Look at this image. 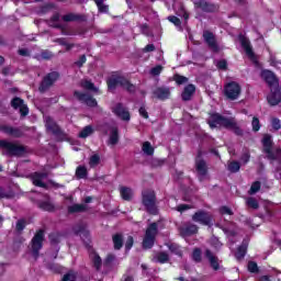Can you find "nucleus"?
<instances>
[{"label":"nucleus","instance_id":"nucleus-12","mask_svg":"<svg viewBox=\"0 0 281 281\" xmlns=\"http://www.w3.org/2000/svg\"><path fill=\"white\" fill-rule=\"evenodd\" d=\"M243 88L236 81H231L224 87V95L227 100H238L240 98V93Z\"/></svg>","mask_w":281,"mask_h":281},{"label":"nucleus","instance_id":"nucleus-29","mask_svg":"<svg viewBox=\"0 0 281 281\" xmlns=\"http://www.w3.org/2000/svg\"><path fill=\"white\" fill-rule=\"evenodd\" d=\"M280 102H281V89L274 88L271 90V93L268 97V103L270 104V106H278Z\"/></svg>","mask_w":281,"mask_h":281},{"label":"nucleus","instance_id":"nucleus-39","mask_svg":"<svg viewBox=\"0 0 281 281\" xmlns=\"http://www.w3.org/2000/svg\"><path fill=\"white\" fill-rule=\"evenodd\" d=\"M92 265L95 269V271H100L102 269V257L98 255V252H94L92 257Z\"/></svg>","mask_w":281,"mask_h":281},{"label":"nucleus","instance_id":"nucleus-20","mask_svg":"<svg viewBox=\"0 0 281 281\" xmlns=\"http://www.w3.org/2000/svg\"><path fill=\"white\" fill-rule=\"evenodd\" d=\"M65 23H85L87 15L80 13H67L61 16Z\"/></svg>","mask_w":281,"mask_h":281},{"label":"nucleus","instance_id":"nucleus-25","mask_svg":"<svg viewBox=\"0 0 281 281\" xmlns=\"http://www.w3.org/2000/svg\"><path fill=\"white\" fill-rule=\"evenodd\" d=\"M204 256L209 260L210 266L213 269V271H218V269H221V263H218V257H216L215 254L212 252V250L206 249L204 251Z\"/></svg>","mask_w":281,"mask_h":281},{"label":"nucleus","instance_id":"nucleus-35","mask_svg":"<svg viewBox=\"0 0 281 281\" xmlns=\"http://www.w3.org/2000/svg\"><path fill=\"white\" fill-rule=\"evenodd\" d=\"M68 214H80L87 212V205L85 204H72L67 207Z\"/></svg>","mask_w":281,"mask_h":281},{"label":"nucleus","instance_id":"nucleus-53","mask_svg":"<svg viewBox=\"0 0 281 281\" xmlns=\"http://www.w3.org/2000/svg\"><path fill=\"white\" fill-rule=\"evenodd\" d=\"M251 126H252L254 133H258V131H260L261 125H260V119H258V116L252 117Z\"/></svg>","mask_w":281,"mask_h":281},{"label":"nucleus","instance_id":"nucleus-16","mask_svg":"<svg viewBox=\"0 0 281 281\" xmlns=\"http://www.w3.org/2000/svg\"><path fill=\"white\" fill-rule=\"evenodd\" d=\"M74 97L77 98L79 102H83V104H87V106H90L91 109H95V106H98V100L85 92L75 90Z\"/></svg>","mask_w":281,"mask_h":281},{"label":"nucleus","instance_id":"nucleus-19","mask_svg":"<svg viewBox=\"0 0 281 281\" xmlns=\"http://www.w3.org/2000/svg\"><path fill=\"white\" fill-rule=\"evenodd\" d=\"M201 151L198 153V156L195 158V170L198 175L203 178L207 175V162L203 158H201Z\"/></svg>","mask_w":281,"mask_h":281},{"label":"nucleus","instance_id":"nucleus-15","mask_svg":"<svg viewBox=\"0 0 281 281\" xmlns=\"http://www.w3.org/2000/svg\"><path fill=\"white\" fill-rule=\"evenodd\" d=\"M11 106L14 111H20L21 117H27L30 115V108L25 104V101L19 97H15L11 100Z\"/></svg>","mask_w":281,"mask_h":281},{"label":"nucleus","instance_id":"nucleus-3","mask_svg":"<svg viewBox=\"0 0 281 281\" xmlns=\"http://www.w3.org/2000/svg\"><path fill=\"white\" fill-rule=\"evenodd\" d=\"M142 204L146 212L151 216H157V214H159V209L157 207V194L154 190L147 189L142 192Z\"/></svg>","mask_w":281,"mask_h":281},{"label":"nucleus","instance_id":"nucleus-47","mask_svg":"<svg viewBox=\"0 0 281 281\" xmlns=\"http://www.w3.org/2000/svg\"><path fill=\"white\" fill-rule=\"evenodd\" d=\"M210 245H211V247H214V249L216 251H218V249H221V247H223V244L221 243V240L216 236L211 237Z\"/></svg>","mask_w":281,"mask_h":281},{"label":"nucleus","instance_id":"nucleus-30","mask_svg":"<svg viewBox=\"0 0 281 281\" xmlns=\"http://www.w3.org/2000/svg\"><path fill=\"white\" fill-rule=\"evenodd\" d=\"M108 131H110V138L109 142L112 146H115L120 142V130L117 126H111V125H105Z\"/></svg>","mask_w":281,"mask_h":281},{"label":"nucleus","instance_id":"nucleus-26","mask_svg":"<svg viewBox=\"0 0 281 281\" xmlns=\"http://www.w3.org/2000/svg\"><path fill=\"white\" fill-rule=\"evenodd\" d=\"M43 179H47V173L45 172H34L32 175V182L36 188H44L47 190V183L43 182Z\"/></svg>","mask_w":281,"mask_h":281},{"label":"nucleus","instance_id":"nucleus-1","mask_svg":"<svg viewBox=\"0 0 281 281\" xmlns=\"http://www.w3.org/2000/svg\"><path fill=\"white\" fill-rule=\"evenodd\" d=\"M207 124L210 128H217V126H221L222 128H226V131H233L237 137H243L244 135L243 128L238 126V122H236L235 117H226L222 114L213 113Z\"/></svg>","mask_w":281,"mask_h":281},{"label":"nucleus","instance_id":"nucleus-41","mask_svg":"<svg viewBox=\"0 0 281 281\" xmlns=\"http://www.w3.org/2000/svg\"><path fill=\"white\" fill-rule=\"evenodd\" d=\"M227 170L233 173L239 172L240 162L238 160H232L231 162H228Z\"/></svg>","mask_w":281,"mask_h":281},{"label":"nucleus","instance_id":"nucleus-37","mask_svg":"<svg viewBox=\"0 0 281 281\" xmlns=\"http://www.w3.org/2000/svg\"><path fill=\"white\" fill-rule=\"evenodd\" d=\"M88 175H89V171L87 170V167H85V166L77 167V169H76L77 179H87Z\"/></svg>","mask_w":281,"mask_h":281},{"label":"nucleus","instance_id":"nucleus-28","mask_svg":"<svg viewBox=\"0 0 281 281\" xmlns=\"http://www.w3.org/2000/svg\"><path fill=\"white\" fill-rule=\"evenodd\" d=\"M196 93V86L189 83L184 87L182 93H181V99L183 102H190L192 100V95Z\"/></svg>","mask_w":281,"mask_h":281},{"label":"nucleus","instance_id":"nucleus-24","mask_svg":"<svg viewBox=\"0 0 281 281\" xmlns=\"http://www.w3.org/2000/svg\"><path fill=\"white\" fill-rule=\"evenodd\" d=\"M72 232L75 236H80L81 240H89L91 236L85 224L76 225L75 227H72Z\"/></svg>","mask_w":281,"mask_h":281},{"label":"nucleus","instance_id":"nucleus-23","mask_svg":"<svg viewBox=\"0 0 281 281\" xmlns=\"http://www.w3.org/2000/svg\"><path fill=\"white\" fill-rule=\"evenodd\" d=\"M48 128L49 131H52L53 135L57 137V142H65V139H67V134L63 132V130L60 128V126H58V124L54 122L48 123Z\"/></svg>","mask_w":281,"mask_h":281},{"label":"nucleus","instance_id":"nucleus-40","mask_svg":"<svg viewBox=\"0 0 281 281\" xmlns=\"http://www.w3.org/2000/svg\"><path fill=\"white\" fill-rule=\"evenodd\" d=\"M142 150L143 153H145V155H148L149 157L155 155V148L153 147L150 142L143 143Z\"/></svg>","mask_w":281,"mask_h":281},{"label":"nucleus","instance_id":"nucleus-5","mask_svg":"<svg viewBox=\"0 0 281 281\" xmlns=\"http://www.w3.org/2000/svg\"><path fill=\"white\" fill-rule=\"evenodd\" d=\"M1 148L7 150V155H9V157H25V155L30 153V150H27V146L3 139L1 140Z\"/></svg>","mask_w":281,"mask_h":281},{"label":"nucleus","instance_id":"nucleus-6","mask_svg":"<svg viewBox=\"0 0 281 281\" xmlns=\"http://www.w3.org/2000/svg\"><path fill=\"white\" fill-rule=\"evenodd\" d=\"M159 234V224L157 222L150 223L146 231L143 239V249H153L155 247V240Z\"/></svg>","mask_w":281,"mask_h":281},{"label":"nucleus","instance_id":"nucleus-21","mask_svg":"<svg viewBox=\"0 0 281 281\" xmlns=\"http://www.w3.org/2000/svg\"><path fill=\"white\" fill-rule=\"evenodd\" d=\"M260 76L268 87H273L276 82H278V77H276V72L269 69L261 70Z\"/></svg>","mask_w":281,"mask_h":281},{"label":"nucleus","instance_id":"nucleus-18","mask_svg":"<svg viewBox=\"0 0 281 281\" xmlns=\"http://www.w3.org/2000/svg\"><path fill=\"white\" fill-rule=\"evenodd\" d=\"M179 234L182 238L194 236V234H199V226H196V224L186 223L183 226L179 227Z\"/></svg>","mask_w":281,"mask_h":281},{"label":"nucleus","instance_id":"nucleus-27","mask_svg":"<svg viewBox=\"0 0 281 281\" xmlns=\"http://www.w3.org/2000/svg\"><path fill=\"white\" fill-rule=\"evenodd\" d=\"M36 205L43 212H56V206L52 203L49 196H47V200H37Z\"/></svg>","mask_w":281,"mask_h":281},{"label":"nucleus","instance_id":"nucleus-11","mask_svg":"<svg viewBox=\"0 0 281 281\" xmlns=\"http://www.w3.org/2000/svg\"><path fill=\"white\" fill-rule=\"evenodd\" d=\"M193 5L195 10H201L202 12H205L206 14H214L221 10V5L214 2H209L206 0H194Z\"/></svg>","mask_w":281,"mask_h":281},{"label":"nucleus","instance_id":"nucleus-48","mask_svg":"<svg viewBox=\"0 0 281 281\" xmlns=\"http://www.w3.org/2000/svg\"><path fill=\"white\" fill-rule=\"evenodd\" d=\"M173 80L176 83L181 86V85H186V82H188V77L176 74V75H173Z\"/></svg>","mask_w":281,"mask_h":281},{"label":"nucleus","instance_id":"nucleus-38","mask_svg":"<svg viewBox=\"0 0 281 281\" xmlns=\"http://www.w3.org/2000/svg\"><path fill=\"white\" fill-rule=\"evenodd\" d=\"M60 238H63V234H60L59 232L50 233L48 235V239H49L50 245L60 244Z\"/></svg>","mask_w":281,"mask_h":281},{"label":"nucleus","instance_id":"nucleus-44","mask_svg":"<svg viewBox=\"0 0 281 281\" xmlns=\"http://www.w3.org/2000/svg\"><path fill=\"white\" fill-rule=\"evenodd\" d=\"M239 160L244 166H247V164L251 160V153H249V149H245L241 153Z\"/></svg>","mask_w":281,"mask_h":281},{"label":"nucleus","instance_id":"nucleus-49","mask_svg":"<svg viewBox=\"0 0 281 281\" xmlns=\"http://www.w3.org/2000/svg\"><path fill=\"white\" fill-rule=\"evenodd\" d=\"M246 203L248 207H251L252 210H258V207H260V204L258 203V200H256V198H248Z\"/></svg>","mask_w":281,"mask_h":281},{"label":"nucleus","instance_id":"nucleus-10","mask_svg":"<svg viewBox=\"0 0 281 281\" xmlns=\"http://www.w3.org/2000/svg\"><path fill=\"white\" fill-rule=\"evenodd\" d=\"M238 41L245 50L246 56L254 63V65H258V56L254 52V47H251V42H249V38H247L245 35L239 34Z\"/></svg>","mask_w":281,"mask_h":281},{"label":"nucleus","instance_id":"nucleus-43","mask_svg":"<svg viewBox=\"0 0 281 281\" xmlns=\"http://www.w3.org/2000/svg\"><path fill=\"white\" fill-rule=\"evenodd\" d=\"M92 133H93V127L91 125H88L80 131L79 137L81 139H87V137H89V135H92Z\"/></svg>","mask_w":281,"mask_h":281},{"label":"nucleus","instance_id":"nucleus-45","mask_svg":"<svg viewBox=\"0 0 281 281\" xmlns=\"http://www.w3.org/2000/svg\"><path fill=\"white\" fill-rule=\"evenodd\" d=\"M25 227H27V221L25 218L18 220V222L15 224L16 232L19 234H21V232H23V229H25Z\"/></svg>","mask_w":281,"mask_h":281},{"label":"nucleus","instance_id":"nucleus-34","mask_svg":"<svg viewBox=\"0 0 281 281\" xmlns=\"http://www.w3.org/2000/svg\"><path fill=\"white\" fill-rule=\"evenodd\" d=\"M120 194L123 201H133V189L128 187H121Z\"/></svg>","mask_w":281,"mask_h":281},{"label":"nucleus","instance_id":"nucleus-17","mask_svg":"<svg viewBox=\"0 0 281 281\" xmlns=\"http://www.w3.org/2000/svg\"><path fill=\"white\" fill-rule=\"evenodd\" d=\"M1 131L9 137H14L15 139H19L25 135V132L23 131V127H13L10 125H1Z\"/></svg>","mask_w":281,"mask_h":281},{"label":"nucleus","instance_id":"nucleus-57","mask_svg":"<svg viewBox=\"0 0 281 281\" xmlns=\"http://www.w3.org/2000/svg\"><path fill=\"white\" fill-rule=\"evenodd\" d=\"M271 126H272L273 131H280V128H281V121H280V119L272 117L271 119Z\"/></svg>","mask_w":281,"mask_h":281},{"label":"nucleus","instance_id":"nucleus-4","mask_svg":"<svg viewBox=\"0 0 281 281\" xmlns=\"http://www.w3.org/2000/svg\"><path fill=\"white\" fill-rule=\"evenodd\" d=\"M261 144L263 146V153L267 155L269 161H278V159H281V148H277L273 151V138L270 134L263 135Z\"/></svg>","mask_w":281,"mask_h":281},{"label":"nucleus","instance_id":"nucleus-14","mask_svg":"<svg viewBox=\"0 0 281 281\" xmlns=\"http://www.w3.org/2000/svg\"><path fill=\"white\" fill-rule=\"evenodd\" d=\"M112 113L119 117V120H122V122H131V112L122 102L116 103L112 108Z\"/></svg>","mask_w":281,"mask_h":281},{"label":"nucleus","instance_id":"nucleus-9","mask_svg":"<svg viewBox=\"0 0 281 281\" xmlns=\"http://www.w3.org/2000/svg\"><path fill=\"white\" fill-rule=\"evenodd\" d=\"M193 223H200L206 227H212L214 225V217L210 212L205 210H199L192 215Z\"/></svg>","mask_w":281,"mask_h":281},{"label":"nucleus","instance_id":"nucleus-36","mask_svg":"<svg viewBox=\"0 0 281 281\" xmlns=\"http://www.w3.org/2000/svg\"><path fill=\"white\" fill-rule=\"evenodd\" d=\"M166 246L171 254H175V256H178L179 258H183V250H181V246L175 243L166 244Z\"/></svg>","mask_w":281,"mask_h":281},{"label":"nucleus","instance_id":"nucleus-42","mask_svg":"<svg viewBox=\"0 0 281 281\" xmlns=\"http://www.w3.org/2000/svg\"><path fill=\"white\" fill-rule=\"evenodd\" d=\"M192 260L196 263L203 261V252L201 251V248H194L192 251Z\"/></svg>","mask_w":281,"mask_h":281},{"label":"nucleus","instance_id":"nucleus-13","mask_svg":"<svg viewBox=\"0 0 281 281\" xmlns=\"http://www.w3.org/2000/svg\"><path fill=\"white\" fill-rule=\"evenodd\" d=\"M204 38V43L207 45L209 49L213 52V54H218L221 52V47L218 46V42L216 41V35H214L211 31H203L202 34Z\"/></svg>","mask_w":281,"mask_h":281},{"label":"nucleus","instance_id":"nucleus-8","mask_svg":"<svg viewBox=\"0 0 281 281\" xmlns=\"http://www.w3.org/2000/svg\"><path fill=\"white\" fill-rule=\"evenodd\" d=\"M60 79V72L58 71H52L48 72L46 76L43 77L42 81L40 82L38 91L40 93H46V91H49L56 82Z\"/></svg>","mask_w":281,"mask_h":281},{"label":"nucleus","instance_id":"nucleus-32","mask_svg":"<svg viewBox=\"0 0 281 281\" xmlns=\"http://www.w3.org/2000/svg\"><path fill=\"white\" fill-rule=\"evenodd\" d=\"M247 241H243L240 246H238L237 251L235 252L236 260H243L245 256H247Z\"/></svg>","mask_w":281,"mask_h":281},{"label":"nucleus","instance_id":"nucleus-2","mask_svg":"<svg viewBox=\"0 0 281 281\" xmlns=\"http://www.w3.org/2000/svg\"><path fill=\"white\" fill-rule=\"evenodd\" d=\"M108 91H115L117 87H121V89H125V91H128V93H135V85L131 82L126 77L113 72L108 79Z\"/></svg>","mask_w":281,"mask_h":281},{"label":"nucleus","instance_id":"nucleus-59","mask_svg":"<svg viewBox=\"0 0 281 281\" xmlns=\"http://www.w3.org/2000/svg\"><path fill=\"white\" fill-rule=\"evenodd\" d=\"M168 21L170 23H173V25H176V27H181V19H179L178 16L176 15H169L168 16Z\"/></svg>","mask_w":281,"mask_h":281},{"label":"nucleus","instance_id":"nucleus-31","mask_svg":"<svg viewBox=\"0 0 281 281\" xmlns=\"http://www.w3.org/2000/svg\"><path fill=\"white\" fill-rule=\"evenodd\" d=\"M112 243L115 251H120L124 247V234L115 233L112 235Z\"/></svg>","mask_w":281,"mask_h":281},{"label":"nucleus","instance_id":"nucleus-54","mask_svg":"<svg viewBox=\"0 0 281 281\" xmlns=\"http://www.w3.org/2000/svg\"><path fill=\"white\" fill-rule=\"evenodd\" d=\"M46 267L49 271H53V273H60V271H61L58 263H55V262H49V263H47Z\"/></svg>","mask_w":281,"mask_h":281},{"label":"nucleus","instance_id":"nucleus-56","mask_svg":"<svg viewBox=\"0 0 281 281\" xmlns=\"http://www.w3.org/2000/svg\"><path fill=\"white\" fill-rule=\"evenodd\" d=\"M77 277L74 273V271H69L66 274H64V277L61 278V281H76Z\"/></svg>","mask_w":281,"mask_h":281},{"label":"nucleus","instance_id":"nucleus-62","mask_svg":"<svg viewBox=\"0 0 281 281\" xmlns=\"http://www.w3.org/2000/svg\"><path fill=\"white\" fill-rule=\"evenodd\" d=\"M114 260H115V255L109 254V255L105 257V260H104L105 267H109Z\"/></svg>","mask_w":281,"mask_h":281},{"label":"nucleus","instance_id":"nucleus-63","mask_svg":"<svg viewBox=\"0 0 281 281\" xmlns=\"http://www.w3.org/2000/svg\"><path fill=\"white\" fill-rule=\"evenodd\" d=\"M186 210H192V205L190 204H180L177 206V212L183 213Z\"/></svg>","mask_w":281,"mask_h":281},{"label":"nucleus","instance_id":"nucleus-55","mask_svg":"<svg viewBox=\"0 0 281 281\" xmlns=\"http://www.w3.org/2000/svg\"><path fill=\"white\" fill-rule=\"evenodd\" d=\"M83 89H87L88 91H98V88L95 87L94 82H91L89 80H86L82 85Z\"/></svg>","mask_w":281,"mask_h":281},{"label":"nucleus","instance_id":"nucleus-58","mask_svg":"<svg viewBox=\"0 0 281 281\" xmlns=\"http://www.w3.org/2000/svg\"><path fill=\"white\" fill-rule=\"evenodd\" d=\"M217 69L221 71H227V59H221L216 63Z\"/></svg>","mask_w":281,"mask_h":281},{"label":"nucleus","instance_id":"nucleus-60","mask_svg":"<svg viewBox=\"0 0 281 281\" xmlns=\"http://www.w3.org/2000/svg\"><path fill=\"white\" fill-rule=\"evenodd\" d=\"M85 63H87V55H81L77 61H75L76 67H83Z\"/></svg>","mask_w":281,"mask_h":281},{"label":"nucleus","instance_id":"nucleus-64","mask_svg":"<svg viewBox=\"0 0 281 281\" xmlns=\"http://www.w3.org/2000/svg\"><path fill=\"white\" fill-rule=\"evenodd\" d=\"M162 69H164V67L160 66V65H158V66L151 68L150 74H151L153 76H159V74H161V70H162Z\"/></svg>","mask_w":281,"mask_h":281},{"label":"nucleus","instance_id":"nucleus-7","mask_svg":"<svg viewBox=\"0 0 281 281\" xmlns=\"http://www.w3.org/2000/svg\"><path fill=\"white\" fill-rule=\"evenodd\" d=\"M44 241L45 231L38 229L31 240V254L34 260H38V256H41V249H43Z\"/></svg>","mask_w":281,"mask_h":281},{"label":"nucleus","instance_id":"nucleus-50","mask_svg":"<svg viewBox=\"0 0 281 281\" xmlns=\"http://www.w3.org/2000/svg\"><path fill=\"white\" fill-rule=\"evenodd\" d=\"M248 271L249 273H259L260 268H258V263L256 261L248 262Z\"/></svg>","mask_w":281,"mask_h":281},{"label":"nucleus","instance_id":"nucleus-22","mask_svg":"<svg viewBox=\"0 0 281 281\" xmlns=\"http://www.w3.org/2000/svg\"><path fill=\"white\" fill-rule=\"evenodd\" d=\"M154 98L162 102L170 99V88L158 87L153 91Z\"/></svg>","mask_w":281,"mask_h":281},{"label":"nucleus","instance_id":"nucleus-51","mask_svg":"<svg viewBox=\"0 0 281 281\" xmlns=\"http://www.w3.org/2000/svg\"><path fill=\"white\" fill-rule=\"evenodd\" d=\"M133 245H135V238L133 236H127V239L125 241V251L128 254L131 249H133Z\"/></svg>","mask_w":281,"mask_h":281},{"label":"nucleus","instance_id":"nucleus-33","mask_svg":"<svg viewBox=\"0 0 281 281\" xmlns=\"http://www.w3.org/2000/svg\"><path fill=\"white\" fill-rule=\"evenodd\" d=\"M155 262H158L159 265H166L170 262V255L166 251H159L154 258Z\"/></svg>","mask_w":281,"mask_h":281},{"label":"nucleus","instance_id":"nucleus-52","mask_svg":"<svg viewBox=\"0 0 281 281\" xmlns=\"http://www.w3.org/2000/svg\"><path fill=\"white\" fill-rule=\"evenodd\" d=\"M261 183L260 181L252 182L249 194H257V192H260Z\"/></svg>","mask_w":281,"mask_h":281},{"label":"nucleus","instance_id":"nucleus-46","mask_svg":"<svg viewBox=\"0 0 281 281\" xmlns=\"http://www.w3.org/2000/svg\"><path fill=\"white\" fill-rule=\"evenodd\" d=\"M89 166L90 168H95V166H100V155L94 154L89 159Z\"/></svg>","mask_w":281,"mask_h":281},{"label":"nucleus","instance_id":"nucleus-61","mask_svg":"<svg viewBox=\"0 0 281 281\" xmlns=\"http://www.w3.org/2000/svg\"><path fill=\"white\" fill-rule=\"evenodd\" d=\"M220 213H221L222 215L227 214L228 216H234V211H232V209H229L228 206H222V207L220 209Z\"/></svg>","mask_w":281,"mask_h":281}]
</instances>
